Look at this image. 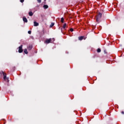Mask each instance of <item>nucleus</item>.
<instances>
[{
    "mask_svg": "<svg viewBox=\"0 0 124 124\" xmlns=\"http://www.w3.org/2000/svg\"><path fill=\"white\" fill-rule=\"evenodd\" d=\"M70 31L72 32V31H74V29H73V28H71L70 29Z\"/></svg>",
    "mask_w": 124,
    "mask_h": 124,
    "instance_id": "obj_16",
    "label": "nucleus"
},
{
    "mask_svg": "<svg viewBox=\"0 0 124 124\" xmlns=\"http://www.w3.org/2000/svg\"><path fill=\"white\" fill-rule=\"evenodd\" d=\"M18 49V52L19 53H22L23 52V45H21L20 46H19Z\"/></svg>",
    "mask_w": 124,
    "mask_h": 124,
    "instance_id": "obj_3",
    "label": "nucleus"
},
{
    "mask_svg": "<svg viewBox=\"0 0 124 124\" xmlns=\"http://www.w3.org/2000/svg\"><path fill=\"white\" fill-rule=\"evenodd\" d=\"M27 49H28V50H29V51H31V49H32V45H29V46L27 47Z\"/></svg>",
    "mask_w": 124,
    "mask_h": 124,
    "instance_id": "obj_5",
    "label": "nucleus"
},
{
    "mask_svg": "<svg viewBox=\"0 0 124 124\" xmlns=\"http://www.w3.org/2000/svg\"><path fill=\"white\" fill-rule=\"evenodd\" d=\"M63 21H64V18H63V17H62V18H61V21L62 23H63Z\"/></svg>",
    "mask_w": 124,
    "mask_h": 124,
    "instance_id": "obj_15",
    "label": "nucleus"
},
{
    "mask_svg": "<svg viewBox=\"0 0 124 124\" xmlns=\"http://www.w3.org/2000/svg\"><path fill=\"white\" fill-rule=\"evenodd\" d=\"M29 16H32V15H33V14L31 12H30L29 13Z\"/></svg>",
    "mask_w": 124,
    "mask_h": 124,
    "instance_id": "obj_12",
    "label": "nucleus"
},
{
    "mask_svg": "<svg viewBox=\"0 0 124 124\" xmlns=\"http://www.w3.org/2000/svg\"><path fill=\"white\" fill-rule=\"evenodd\" d=\"M102 16V14L99 13L97 16V17H96V21L97 22H99V20H100L101 17Z\"/></svg>",
    "mask_w": 124,
    "mask_h": 124,
    "instance_id": "obj_2",
    "label": "nucleus"
},
{
    "mask_svg": "<svg viewBox=\"0 0 124 124\" xmlns=\"http://www.w3.org/2000/svg\"><path fill=\"white\" fill-rule=\"evenodd\" d=\"M34 27H37V26H39V24L36 21L34 22Z\"/></svg>",
    "mask_w": 124,
    "mask_h": 124,
    "instance_id": "obj_7",
    "label": "nucleus"
},
{
    "mask_svg": "<svg viewBox=\"0 0 124 124\" xmlns=\"http://www.w3.org/2000/svg\"><path fill=\"white\" fill-rule=\"evenodd\" d=\"M2 73L3 74V76H4L3 79L4 80H8V78H6V73H5L4 72L2 71Z\"/></svg>",
    "mask_w": 124,
    "mask_h": 124,
    "instance_id": "obj_4",
    "label": "nucleus"
},
{
    "mask_svg": "<svg viewBox=\"0 0 124 124\" xmlns=\"http://www.w3.org/2000/svg\"><path fill=\"white\" fill-rule=\"evenodd\" d=\"M83 38H84L83 36H80L78 37L79 40H83Z\"/></svg>",
    "mask_w": 124,
    "mask_h": 124,
    "instance_id": "obj_9",
    "label": "nucleus"
},
{
    "mask_svg": "<svg viewBox=\"0 0 124 124\" xmlns=\"http://www.w3.org/2000/svg\"><path fill=\"white\" fill-rule=\"evenodd\" d=\"M20 2L23 3V2H24V1H25V0H20Z\"/></svg>",
    "mask_w": 124,
    "mask_h": 124,
    "instance_id": "obj_18",
    "label": "nucleus"
},
{
    "mask_svg": "<svg viewBox=\"0 0 124 124\" xmlns=\"http://www.w3.org/2000/svg\"><path fill=\"white\" fill-rule=\"evenodd\" d=\"M55 41V39L54 38H49L48 39H46L45 41V43L47 44H49V43H52L53 41Z\"/></svg>",
    "mask_w": 124,
    "mask_h": 124,
    "instance_id": "obj_1",
    "label": "nucleus"
},
{
    "mask_svg": "<svg viewBox=\"0 0 124 124\" xmlns=\"http://www.w3.org/2000/svg\"><path fill=\"white\" fill-rule=\"evenodd\" d=\"M28 33L29 34H31V31H28Z\"/></svg>",
    "mask_w": 124,
    "mask_h": 124,
    "instance_id": "obj_17",
    "label": "nucleus"
},
{
    "mask_svg": "<svg viewBox=\"0 0 124 124\" xmlns=\"http://www.w3.org/2000/svg\"><path fill=\"white\" fill-rule=\"evenodd\" d=\"M37 1L39 3H40V2H41V0H37Z\"/></svg>",
    "mask_w": 124,
    "mask_h": 124,
    "instance_id": "obj_19",
    "label": "nucleus"
},
{
    "mask_svg": "<svg viewBox=\"0 0 124 124\" xmlns=\"http://www.w3.org/2000/svg\"><path fill=\"white\" fill-rule=\"evenodd\" d=\"M24 52L25 53V54H28V51L27 50V49H25L24 50Z\"/></svg>",
    "mask_w": 124,
    "mask_h": 124,
    "instance_id": "obj_14",
    "label": "nucleus"
},
{
    "mask_svg": "<svg viewBox=\"0 0 124 124\" xmlns=\"http://www.w3.org/2000/svg\"><path fill=\"white\" fill-rule=\"evenodd\" d=\"M62 31V28H61Z\"/></svg>",
    "mask_w": 124,
    "mask_h": 124,
    "instance_id": "obj_21",
    "label": "nucleus"
},
{
    "mask_svg": "<svg viewBox=\"0 0 124 124\" xmlns=\"http://www.w3.org/2000/svg\"><path fill=\"white\" fill-rule=\"evenodd\" d=\"M44 8L45 9H47V8H48V5H44Z\"/></svg>",
    "mask_w": 124,
    "mask_h": 124,
    "instance_id": "obj_11",
    "label": "nucleus"
},
{
    "mask_svg": "<svg viewBox=\"0 0 124 124\" xmlns=\"http://www.w3.org/2000/svg\"><path fill=\"white\" fill-rule=\"evenodd\" d=\"M97 53H100L101 52V49L100 48H98L97 50Z\"/></svg>",
    "mask_w": 124,
    "mask_h": 124,
    "instance_id": "obj_13",
    "label": "nucleus"
},
{
    "mask_svg": "<svg viewBox=\"0 0 124 124\" xmlns=\"http://www.w3.org/2000/svg\"><path fill=\"white\" fill-rule=\"evenodd\" d=\"M54 25H55V23H51V24L50 25V28H52V27H54Z\"/></svg>",
    "mask_w": 124,
    "mask_h": 124,
    "instance_id": "obj_10",
    "label": "nucleus"
},
{
    "mask_svg": "<svg viewBox=\"0 0 124 124\" xmlns=\"http://www.w3.org/2000/svg\"><path fill=\"white\" fill-rule=\"evenodd\" d=\"M66 23H64L63 25V29L64 30H65V28H66Z\"/></svg>",
    "mask_w": 124,
    "mask_h": 124,
    "instance_id": "obj_8",
    "label": "nucleus"
},
{
    "mask_svg": "<svg viewBox=\"0 0 124 124\" xmlns=\"http://www.w3.org/2000/svg\"><path fill=\"white\" fill-rule=\"evenodd\" d=\"M121 114H123V115H124V111H122Z\"/></svg>",
    "mask_w": 124,
    "mask_h": 124,
    "instance_id": "obj_20",
    "label": "nucleus"
},
{
    "mask_svg": "<svg viewBox=\"0 0 124 124\" xmlns=\"http://www.w3.org/2000/svg\"><path fill=\"white\" fill-rule=\"evenodd\" d=\"M23 22H24V23H28V19H27V18L24 17L23 18Z\"/></svg>",
    "mask_w": 124,
    "mask_h": 124,
    "instance_id": "obj_6",
    "label": "nucleus"
}]
</instances>
